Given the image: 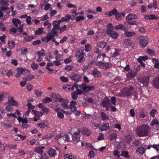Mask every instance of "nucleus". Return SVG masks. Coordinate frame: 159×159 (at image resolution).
Returning a JSON list of instances; mask_svg holds the SVG:
<instances>
[{
  "label": "nucleus",
  "mask_w": 159,
  "mask_h": 159,
  "mask_svg": "<svg viewBox=\"0 0 159 159\" xmlns=\"http://www.w3.org/2000/svg\"><path fill=\"white\" fill-rule=\"evenodd\" d=\"M149 127L145 125H143L138 128L136 130V134L140 136H145L148 134Z\"/></svg>",
  "instance_id": "1"
},
{
  "label": "nucleus",
  "mask_w": 159,
  "mask_h": 159,
  "mask_svg": "<svg viewBox=\"0 0 159 159\" xmlns=\"http://www.w3.org/2000/svg\"><path fill=\"white\" fill-rule=\"evenodd\" d=\"M84 55L85 53L82 52H76L75 57L76 58L78 59V62H82L84 61Z\"/></svg>",
  "instance_id": "2"
},
{
  "label": "nucleus",
  "mask_w": 159,
  "mask_h": 159,
  "mask_svg": "<svg viewBox=\"0 0 159 159\" xmlns=\"http://www.w3.org/2000/svg\"><path fill=\"white\" fill-rule=\"evenodd\" d=\"M75 131L74 132L73 134H74L73 136V141L74 143H76L80 141V137L78 134L80 132L78 129L75 128Z\"/></svg>",
  "instance_id": "3"
},
{
  "label": "nucleus",
  "mask_w": 159,
  "mask_h": 159,
  "mask_svg": "<svg viewBox=\"0 0 159 159\" xmlns=\"http://www.w3.org/2000/svg\"><path fill=\"white\" fill-rule=\"evenodd\" d=\"M125 94H123V96L126 95L129 96L131 95L133 93H135L134 91L133 90V88L132 87H130L129 88L125 89L124 90Z\"/></svg>",
  "instance_id": "4"
},
{
  "label": "nucleus",
  "mask_w": 159,
  "mask_h": 159,
  "mask_svg": "<svg viewBox=\"0 0 159 159\" xmlns=\"http://www.w3.org/2000/svg\"><path fill=\"white\" fill-rule=\"evenodd\" d=\"M55 37L53 34L51 33H48L46 36L45 37H43L42 38V41L43 42L46 43L48 42L51 39H52L53 37Z\"/></svg>",
  "instance_id": "5"
},
{
  "label": "nucleus",
  "mask_w": 159,
  "mask_h": 159,
  "mask_svg": "<svg viewBox=\"0 0 159 159\" xmlns=\"http://www.w3.org/2000/svg\"><path fill=\"white\" fill-rule=\"evenodd\" d=\"M59 101L61 102V106L65 109H68L69 108L68 105L69 102L68 100H64L62 98L58 99Z\"/></svg>",
  "instance_id": "6"
},
{
  "label": "nucleus",
  "mask_w": 159,
  "mask_h": 159,
  "mask_svg": "<svg viewBox=\"0 0 159 159\" xmlns=\"http://www.w3.org/2000/svg\"><path fill=\"white\" fill-rule=\"evenodd\" d=\"M148 42V39L147 37H144L142 38L140 41V45L141 47L144 48L145 47Z\"/></svg>",
  "instance_id": "7"
},
{
  "label": "nucleus",
  "mask_w": 159,
  "mask_h": 159,
  "mask_svg": "<svg viewBox=\"0 0 159 159\" xmlns=\"http://www.w3.org/2000/svg\"><path fill=\"white\" fill-rule=\"evenodd\" d=\"M28 70L21 68H18L17 69V73L16 75V78H19L21 74H24L26 71Z\"/></svg>",
  "instance_id": "8"
},
{
  "label": "nucleus",
  "mask_w": 159,
  "mask_h": 159,
  "mask_svg": "<svg viewBox=\"0 0 159 159\" xmlns=\"http://www.w3.org/2000/svg\"><path fill=\"white\" fill-rule=\"evenodd\" d=\"M8 102L11 105L18 107V102L16 101L14 99V98L13 97H10L8 98Z\"/></svg>",
  "instance_id": "9"
},
{
  "label": "nucleus",
  "mask_w": 159,
  "mask_h": 159,
  "mask_svg": "<svg viewBox=\"0 0 159 159\" xmlns=\"http://www.w3.org/2000/svg\"><path fill=\"white\" fill-rule=\"evenodd\" d=\"M32 113L34 115V117L38 118V119L43 115V112L36 110H33L32 111Z\"/></svg>",
  "instance_id": "10"
},
{
  "label": "nucleus",
  "mask_w": 159,
  "mask_h": 159,
  "mask_svg": "<svg viewBox=\"0 0 159 159\" xmlns=\"http://www.w3.org/2000/svg\"><path fill=\"white\" fill-rule=\"evenodd\" d=\"M37 125L40 128L44 129L45 128H49L50 126L48 122L45 121L37 124Z\"/></svg>",
  "instance_id": "11"
},
{
  "label": "nucleus",
  "mask_w": 159,
  "mask_h": 159,
  "mask_svg": "<svg viewBox=\"0 0 159 159\" xmlns=\"http://www.w3.org/2000/svg\"><path fill=\"white\" fill-rule=\"evenodd\" d=\"M138 18L137 16L134 14L131 13L128 14L126 16V21H129L130 20L134 19H136Z\"/></svg>",
  "instance_id": "12"
},
{
  "label": "nucleus",
  "mask_w": 159,
  "mask_h": 159,
  "mask_svg": "<svg viewBox=\"0 0 159 159\" xmlns=\"http://www.w3.org/2000/svg\"><path fill=\"white\" fill-rule=\"evenodd\" d=\"M54 54L55 56V59L57 60L61 61L63 60V55L59 54L58 51L57 50H56L54 51Z\"/></svg>",
  "instance_id": "13"
},
{
  "label": "nucleus",
  "mask_w": 159,
  "mask_h": 159,
  "mask_svg": "<svg viewBox=\"0 0 159 159\" xmlns=\"http://www.w3.org/2000/svg\"><path fill=\"white\" fill-rule=\"evenodd\" d=\"M146 149L142 147H139L137 148L136 150L137 153L140 155H143L145 152Z\"/></svg>",
  "instance_id": "14"
},
{
  "label": "nucleus",
  "mask_w": 159,
  "mask_h": 159,
  "mask_svg": "<svg viewBox=\"0 0 159 159\" xmlns=\"http://www.w3.org/2000/svg\"><path fill=\"white\" fill-rule=\"evenodd\" d=\"M144 17L146 20H153L154 19H158L159 18L158 17L155 16L153 15H144Z\"/></svg>",
  "instance_id": "15"
},
{
  "label": "nucleus",
  "mask_w": 159,
  "mask_h": 159,
  "mask_svg": "<svg viewBox=\"0 0 159 159\" xmlns=\"http://www.w3.org/2000/svg\"><path fill=\"white\" fill-rule=\"evenodd\" d=\"M70 78L72 80L76 81L79 82L81 79V76L77 74H74L70 77Z\"/></svg>",
  "instance_id": "16"
},
{
  "label": "nucleus",
  "mask_w": 159,
  "mask_h": 159,
  "mask_svg": "<svg viewBox=\"0 0 159 159\" xmlns=\"http://www.w3.org/2000/svg\"><path fill=\"white\" fill-rule=\"evenodd\" d=\"M76 103V102L74 101H71L69 107L72 111H74L76 109V107L75 106Z\"/></svg>",
  "instance_id": "17"
},
{
  "label": "nucleus",
  "mask_w": 159,
  "mask_h": 159,
  "mask_svg": "<svg viewBox=\"0 0 159 159\" xmlns=\"http://www.w3.org/2000/svg\"><path fill=\"white\" fill-rule=\"evenodd\" d=\"M114 28L116 30H122L125 31L127 30V28L123 24L115 25Z\"/></svg>",
  "instance_id": "18"
},
{
  "label": "nucleus",
  "mask_w": 159,
  "mask_h": 159,
  "mask_svg": "<svg viewBox=\"0 0 159 159\" xmlns=\"http://www.w3.org/2000/svg\"><path fill=\"white\" fill-rule=\"evenodd\" d=\"M107 32L109 34H110L112 32H113V26L111 24H108L107 26Z\"/></svg>",
  "instance_id": "19"
},
{
  "label": "nucleus",
  "mask_w": 159,
  "mask_h": 159,
  "mask_svg": "<svg viewBox=\"0 0 159 159\" xmlns=\"http://www.w3.org/2000/svg\"><path fill=\"white\" fill-rule=\"evenodd\" d=\"M86 147L89 150H93L95 152H97V150L90 143H86Z\"/></svg>",
  "instance_id": "20"
},
{
  "label": "nucleus",
  "mask_w": 159,
  "mask_h": 159,
  "mask_svg": "<svg viewBox=\"0 0 159 159\" xmlns=\"http://www.w3.org/2000/svg\"><path fill=\"white\" fill-rule=\"evenodd\" d=\"M64 157L65 159H76V158L75 156L71 153L65 154Z\"/></svg>",
  "instance_id": "21"
},
{
  "label": "nucleus",
  "mask_w": 159,
  "mask_h": 159,
  "mask_svg": "<svg viewBox=\"0 0 159 159\" xmlns=\"http://www.w3.org/2000/svg\"><path fill=\"white\" fill-rule=\"evenodd\" d=\"M110 129L109 125L108 123H105L100 128L101 131H106Z\"/></svg>",
  "instance_id": "22"
},
{
  "label": "nucleus",
  "mask_w": 159,
  "mask_h": 159,
  "mask_svg": "<svg viewBox=\"0 0 159 159\" xmlns=\"http://www.w3.org/2000/svg\"><path fill=\"white\" fill-rule=\"evenodd\" d=\"M92 74L96 78H98L101 76L100 72L97 69H95L92 70Z\"/></svg>",
  "instance_id": "23"
},
{
  "label": "nucleus",
  "mask_w": 159,
  "mask_h": 159,
  "mask_svg": "<svg viewBox=\"0 0 159 159\" xmlns=\"http://www.w3.org/2000/svg\"><path fill=\"white\" fill-rule=\"evenodd\" d=\"M152 61L154 64V67L157 68L159 69V62L158 59L153 58L152 59Z\"/></svg>",
  "instance_id": "24"
},
{
  "label": "nucleus",
  "mask_w": 159,
  "mask_h": 159,
  "mask_svg": "<svg viewBox=\"0 0 159 159\" xmlns=\"http://www.w3.org/2000/svg\"><path fill=\"white\" fill-rule=\"evenodd\" d=\"M45 148L44 147H39L36 148L34 150L35 152H37L39 154H42L43 153V149H44Z\"/></svg>",
  "instance_id": "25"
},
{
  "label": "nucleus",
  "mask_w": 159,
  "mask_h": 159,
  "mask_svg": "<svg viewBox=\"0 0 159 159\" xmlns=\"http://www.w3.org/2000/svg\"><path fill=\"white\" fill-rule=\"evenodd\" d=\"M109 100L108 98H105L103 101L102 105L104 107H107V108L109 105Z\"/></svg>",
  "instance_id": "26"
},
{
  "label": "nucleus",
  "mask_w": 159,
  "mask_h": 159,
  "mask_svg": "<svg viewBox=\"0 0 159 159\" xmlns=\"http://www.w3.org/2000/svg\"><path fill=\"white\" fill-rule=\"evenodd\" d=\"M17 120L19 122H22L23 123H28V120L27 118H23L20 117H18Z\"/></svg>",
  "instance_id": "27"
},
{
  "label": "nucleus",
  "mask_w": 159,
  "mask_h": 159,
  "mask_svg": "<svg viewBox=\"0 0 159 159\" xmlns=\"http://www.w3.org/2000/svg\"><path fill=\"white\" fill-rule=\"evenodd\" d=\"M48 153L51 156L54 157L56 155V150L53 149H50L48 151Z\"/></svg>",
  "instance_id": "28"
},
{
  "label": "nucleus",
  "mask_w": 159,
  "mask_h": 159,
  "mask_svg": "<svg viewBox=\"0 0 159 159\" xmlns=\"http://www.w3.org/2000/svg\"><path fill=\"white\" fill-rule=\"evenodd\" d=\"M135 34V33L133 31H126L124 34L125 35L128 37L134 36Z\"/></svg>",
  "instance_id": "29"
},
{
  "label": "nucleus",
  "mask_w": 159,
  "mask_h": 159,
  "mask_svg": "<svg viewBox=\"0 0 159 159\" xmlns=\"http://www.w3.org/2000/svg\"><path fill=\"white\" fill-rule=\"evenodd\" d=\"M103 65L102 69H107L112 66L111 64L106 62H103Z\"/></svg>",
  "instance_id": "30"
},
{
  "label": "nucleus",
  "mask_w": 159,
  "mask_h": 159,
  "mask_svg": "<svg viewBox=\"0 0 159 159\" xmlns=\"http://www.w3.org/2000/svg\"><path fill=\"white\" fill-rule=\"evenodd\" d=\"M101 119L103 120H108V117L107 115L103 112H101L100 115Z\"/></svg>",
  "instance_id": "31"
},
{
  "label": "nucleus",
  "mask_w": 159,
  "mask_h": 159,
  "mask_svg": "<svg viewBox=\"0 0 159 159\" xmlns=\"http://www.w3.org/2000/svg\"><path fill=\"white\" fill-rule=\"evenodd\" d=\"M43 28L41 27L39 28L35 32V33L36 35H39L40 34H42L43 33H45L43 31Z\"/></svg>",
  "instance_id": "32"
},
{
  "label": "nucleus",
  "mask_w": 159,
  "mask_h": 159,
  "mask_svg": "<svg viewBox=\"0 0 159 159\" xmlns=\"http://www.w3.org/2000/svg\"><path fill=\"white\" fill-rule=\"evenodd\" d=\"M109 35L114 39H116L119 36L118 33L115 31L112 32Z\"/></svg>",
  "instance_id": "33"
},
{
  "label": "nucleus",
  "mask_w": 159,
  "mask_h": 159,
  "mask_svg": "<svg viewBox=\"0 0 159 159\" xmlns=\"http://www.w3.org/2000/svg\"><path fill=\"white\" fill-rule=\"evenodd\" d=\"M35 77L34 75H29L25 77L24 78V79L27 81H30L32 79H34Z\"/></svg>",
  "instance_id": "34"
},
{
  "label": "nucleus",
  "mask_w": 159,
  "mask_h": 159,
  "mask_svg": "<svg viewBox=\"0 0 159 159\" xmlns=\"http://www.w3.org/2000/svg\"><path fill=\"white\" fill-rule=\"evenodd\" d=\"M106 44V43L105 42H99L97 43L98 46L102 48H104Z\"/></svg>",
  "instance_id": "35"
},
{
  "label": "nucleus",
  "mask_w": 159,
  "mask_h": 159,
  "mask_svg": "<svg viewBox=\"0 0 159 159\" xmlns=\"http://www.w3.org/2000/svg\"><path fill=\"white\" fill-rule=\"evenodd\" d=\"M93 86H86L85 87L84 91L86 92H89V91L93 90L94 89Z\"/></svg>",
  "instance_id": "36"
},
{
  "label": "nucleus",
  "mask_w": 159,
  "mask_h": 159,
  "mask_svg": "<svg viewBox=\"0 0 159 159\" xmlns=\"http://www.w3.org/2000/svg\"><path fill=\"white\" fill-rule=\"evenodd\" d=\"M12 22L16 26H17L19 25L21 23L20 20L17 19H13Z\"/></svg>",
  "instance_id": "37"
},
{
  "label": "nucleus",
  "mask_w": 159,
  "mask_h": 159,
  "mask_svg": "<svg viewBox=\"0 0 159 159\" xmlns=\"http://www.w3.org/2000/svg\"><path fill=\"white\" fill-rule=\"evenodd\" d=\"M94 152H95L94 151L91 150L89 152L88 156L91 159H93V158L95 156Z\"/></svg>",
  "instance_id": "38"
},
{
  "label": "nucleus",
  "mask_w": 159,
  "mask_h": 159,
  "mask_svg": "<svg viewBox=\"0 0 159 159\" xmlns=\"http://www.w3.org/2000/svg\"><path fill=\"white\" fill-rule=\"evenodd\" d=\"M75 88H78V85L76 84L75 85H70L69 86H67L66 88L68 89L69 90H70L71 91H73L74 89Z\"/></svg>",
  "instance_id": "39"
},
{
  "label": "nucleus",
  "mask_w": 159,
  "mask_h": 159,
  "mask_svg": "<svg viewBox=\"0 0 159 159\" xmlns=\"http://www.w3.org/2000/svg\"><path fill=\"white\" fill-rule=\"evenodd\" d=\"M34 91L35 94L37 97H40L41 96L42 94V91L37 89H35Z\"/></svg>",
  "instance_id": "40"
},
{
  "label": "nucleus",
  "mask_w": 159,
  "mask_h": 159,
  "mask_svg": "<svg viewBox=\"0 0 159 159\" xmlns=\"http://www.w3.org/2000/svg\"><path fill=\"white\" fill-rule=\"evenodd\" d=\"M31 67L33 70H37L38 69L39 66L34 62H33L31 65Z\"/></svg>",
  "instance_id": "41"
},
{
  "label": "nucleus",
  "mask_w": 159,
  "mask_h": 159,
  "mask_svg": "<svg viewBox=\"0 0 159 159\" xmlns=\"http://www.w3.org/2000/svg\"><path fill=\"white\" fill-rule=\"evenodd\" d=\"M92 47L90 45L87 44L85 45V50L87 52H89L91 49Z\"/></svg>",
  "instance_id": "42"
},
{
  "label": "nucleus",
  "mask_w": 159,
  "mask_h": 159,
  "mask_svg": "<svg viewBox=\"0 0 159 159\" xmlns=\"http://www.w3.org/2000/svg\"><path fill=\"white\" fill-rule=\"evenodd\" d=\"M8 44L9 47L10 49L14 48L15 46L14 42L13 41H8Z\"/></svg>",
  "instance_id": "43"
},
{
  "label": "nucleus",
  "mask_w": 159,
  "mask_h": 159,
  "mask_svg": "<svg viewBox=\"0 0 159 159\" xmlns=\"http://www.w3.org/2000/svg\"><path fill=\"white\" fill-rule=\"evenodd\" d=\"M52 99L48 97H46L43 100V102L44 103H47L52 101Z\"/></svg>",
  "instance_id": "44"
},
{
  "label": "nucleus",
  "mask_w": 159,
  "mask_h": 159,
  "mask_svg": "<svg viewBox=\"0 0 159 159\" xmlns=\"http://www.w3.org/2000/svg\"><path fill=\"white\" fill-rule=\"evenodd\" d=\"M124 42L126 46H132L133 44V42L128 39H125Z\"/></svg>",
  "instance_id": "45"
},
{
  "label": "nucleus",
  "mask_w": 159,
  "mask_h": 159,
  "mask_svg": "<svg viewBox=\"0 0 159 159\" xmlns=\"http://www.w3.org/2000/svg\"><path fill=\"white\" fill-rule=\"evenodd\" d=\"M53 28L57 29V30H59L60 26L57 22H56L54 20L53 22Z\"/></svg>",
  "instance_id": "46"
},
{
  "label": "nucleus",
  "mask_w": 159,
  "mask_h": 159,
  "mask_svg": "<svg viewBox=\"0 0 159 159\" xmlns=\"http://www.w3.org/2000/svg\"><path fill=\"white\" fill-rule=\"evenodd\" d=\"M148 59V57L146 56H140L137 59L138 61H146Z\"/></svg>",
  "instance_id": "47"
},
{
  "label": "nucleus",
  "mask_w": 159,
  "mask_h": 159,
  "mask_svg": "<svg viewBox=\"0 0 159 159\" xmlns=\"http://www.w3.org/2000/svg\"><path fill=\"white\" fill-rule=\"evenodd\" d=\"M71 97L73 99L75 100L78 98V94L76 91L73 92L71 94Z\"/></svg>",
  "instance_id": "48"
},
{
  "label": "nucleus",
  "mask_w": 159,
  "mask_h": 159,
  "mask_svg": "<svg viewBox=\"0 0 159 159\" xmlns=\"http://www.w3.org/2000/svg\"><path fill=\"white\" fill-rule=\"evenodd\" d=\"M57 116L60 119H62L64 118V116L63 113L61 111L58 112L57 114Z\"/></svg>",
  "instance_id": "49"
},
{
  "label": "nucleus",
  "mask_w": 159,
  "mask_h": 159,
  "mask_svg": "<svg viewBox=\"0 0 159 159\" xmlns=\"http://www.w3.org/2000/svg\"><path fill=\"white\" fill-rule=\"evenodd\" d=\"M109 12V16H111L113 15H115L117 12V10L115 8H114L112 11Z\"/></svg>",
  "instance_id": "50"
},
{
  "label": "nucleus",
  "mask_w": 159,
  "mask_h": 159,
  "mask_svg": "<svg viewBox=\"0 0 159 159\" xmlns=\"http://www.w3.org/2000/svg\"><path fill=\"white\" fill-rule=\"evenodd\" d=\"M142 82L143 83V85L146 86L148 84V78L146 77L143 79L142 81Z\"/></svg>",
  "instance_id": "51"
},
{
  "label": "nucleus",
  "mask_w": 159,
  "mask_h": 159,
  "mask_svg": "<svg viewBox=\"0 0 159 159\" xmlns=\"http://www.w3.org/2000/svg\"><path fill=\"white\" fill-rule=\"evenodd\" d=\"M155 125H159V121H158L157 120H153L151 122V125L152 126H153Z\"/></svg>",
  "instance_id": "52"
},
{
  "label": "nucleus",
  "mask_w": 159,
  "mask_h": 159,
  "mask_svg": "<svg viewBox=\"0 0 159 159\" xmlns=\"http://www.w3.org/2000/svg\"><path fill=\"white\" fill-rule=\"evenodd\" d=\"M42 111L43 113L47 114L50 112V110L48 108L44 107L42 109Z\"/></svg>",
  "instance_id": "53"
},
{
  "label": "nucleus",
  "mask_w": 159,
  "mask_h": 159,
  "mask_svg": "<svg viewBox=\"0 0 159 159\" xmlns=\"http://www.w3.org/2000/svg\"><path fill=\"white\" fill-rule=\"evenodd\" d=\"M57 29H55L54 28H53L52 30L51 33L52 34H53L54 36H57L58 35V32L56 30Z\"/></svg>",
  "instance_id": "54"
},
{
  "label": "nucleus",
  "mask_w": 159,
  "mask_h": 159,
  "mask_svg": "<svg viewBox=\"0 0 159 159\" xmlns=\"http://www.w3.org/2000/svg\"><path fill=\"white\" fill-rule=\"evenodd\" d=\"M115 17L117 20H120L122 19L121 14L120 13L116 12L115 15Z\"/></svg>",
  "instance_id": "55"
},
{
  "label": "nucleus",
  "mask_w": 159,
  "mask_h": 159,
  "mask_svg": "<svg viewBox=\"0 0 159 159\" xmlns=\"http://www.w3.org/2000/svg\"><path fill=\"white\" fill-rule=\"evenodd\" d=\"M85 19V18L82 16H77L75 20L77 22H78L81 20H83Z\"/></svg>",
  "instance_id": "56"
},
{
  "label": "nucleus",
  "mask_w": 159,
  "mask_h": 159,
  "mask_svg": "<svg viewBox=\"0 0 159 159\" xmlns=\"http://www.w3.org/2000/svg\"><path fill=\"white\" fill-rule=\"evenodd\" d=\"M5 110L7 111H10L13 110V107L11 105H8L6 107Z\"/></svg>",
  "instance_id": "57"
},
{
  "label": "nucleus",
  "mask_w": 159,
  "mask_h": 159,
  "mask_svg": "<svg viewBox=\"0 0 159 159\" xmlns=\"http://www.w3.org/2000/svg\"><path fill=\"white\" fill-rule=\"evenodd\" d=\"M67 28V26L66 25H64L61 28H60L59 29V33H61L65 31Z\"/></svg>",
  "instance_id": "58"
},
{
  "label": "nucleus",
  "mask_w": 159,
  "mask_h": 159,
  "mask_svg": "<svg viewBox=\"0 0 159 159\" xmlns=\"http://www.w3.org/2000/svg\"><path fill=\"white\" fill-rule=\"evenodd\" d=\"M121 156L125 157H129L128 152H127L123 151L121 152Z\"/></svg>",
  "instance_id": "59"
},
{
  "label": "nucleus",
  "mask_w": 159,
  "mask_h": 159,
  "mask_svg": "<svg viewBox=\"0 0 159 159\" xmlns=\"http://www.w3.org/2000/svg\"><path fill=\"white\" fill-rule=\"evenodd\" d=\"M31 17L30 16H28L26 18V22L29 25H32V22L31 21Z\"/></svg>",
  "instance_id": "60"
},
{
  "label": "nucleus",
  "mask_w": 159,
  "mask_h": 159,
  "mask_svg": "<svg viewBox=\"0 0 159 159\" xmlns=\"http://www.w3.org/2000/svg\"><path fill=\"white\" fill-rule=\"evenodd\" d=\"M0 3L1 5L6 7H7L9 5L7 1L1 0L0 2Z\"/></svg>",
  "instance_id": "61"
},
{
  "label": "nucleus",
  "mask_w": 159,
  "mask_h": 159,
  "mask_svg": "<svg viewBox=\"0 0 159 159\" xmlns=\"http://www.w3.org/2000/svg\"><path fill=\"white\" fill-rule=\"evenodd\" d=\"M34 39V37L32 36L26 37L25 38V40L26 41H30Z\"/></svg>",
  "instance_id": "62"
},
{
  "label": "nucleus",
  "mask_w": 159,
  "mask_h": 159,
  "mask_svg": "<svg viewBox=\"0 0 159 159\" xmlns=\"http://www.w3.org/2000/svg\"><path fill=\"white\" fill-rule=\"evenodd\" d=\"M60 79L61 81L64 82H67L68 81V78L63 76L61 77Z\"/></svg>",
  "instance_id": "63"
},
{
  "label": "nucleus",
  "mask_w": 159,
  "mask_h": 159,
  "mask_svg": "<svg viewBox=\"0 0 159 159\" xmlns=\"http://www.w3.org/2000/svg\"><path fill=\"white\" fill-rule=\"evenodd\" d=\"M63 136V134L62 133H60L57 135L55 137L56 139H58Z\"/></svg>",
  "instance_id": "64"
}]
</instances>
